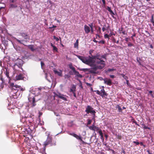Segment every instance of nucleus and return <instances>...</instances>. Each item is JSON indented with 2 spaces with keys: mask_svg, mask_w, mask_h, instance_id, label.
I'll use <instances>...</instances> for the list:
<instances>
[{
  "mask_svg": "<svg viewBox=\"0 0 154 154\" xmlns=\"http://www.w3.org/2000/svg\"><path fill=\"white\" fill-rule=\"evenodd\" d=\"M94 63L97 65H97V66L98 69H103L106 65L105 62L101 60V58L94 60Z\"/></svg>",
  "mask_w": 154,
  "mask_h": 154,
  "instance_id": "f03ea898",
  "label": "nucleus"
},
{
  "mask_svg": "<svg viewBox=\"0 0 154 154\" xmlns=\"http://www.w3.org/2000/svg\"><path fill=\"white\" fill-rule=\"evenodd\" d=\"M53 38L55 39L57 41H58L59 40V39L55 36H53Z\"/></svg>",
  "mask_w": 154,
  "mask_h": 154,
  "instance_id": "09e8293b",
  "label": "nucleus"
},
{
  "mask_svg": "<svg viewBox=\"0 0 154 154\" xmlns=\"http://www.w3.org/2000/svg\"><path fill=\"white\" fill-rule=\"evenodd\" d=\"M84 30L86 33L88 34L90 32V28L88 26H87L86 25H84Z\"/></svg>",
  "mask_w": 154,
  "mask_h": 154,
  "instance_id": "9b49d317",
  "label": "nucleus"
},
{
  "mask_svg": "<svg viewBox=\"0 0 154 154\" xmlns=\"http://www.w3.org/2000/svg\"><path fill=\"white\" fill-rule=\"evenodd\" d=\"M120 33H122L124 35H126L127 33L126 32L125 30H121Z\"/></svg>",
  "mask_w": 154,
  "mask_h": 154,
  "instance_id": "a19ab883",
  "label": "nucleus"
},
{
  "mask_svg": "<svg viewBox=\"0 0 154 154\" xmlns=\"http://www.w3.org/2000/svg\"><path fill=\"white\" fill-rule=\"evenodd\" d=\"M101 57V58L105 59L106 60V56L105 55H102Z\"/></svg>",
  "mask_w": 154,
  "mask_h": 154,
  "instance_id": "e2e57ef3",
  "label": "nucleus"
},
{
  "mask_svg": "<svg viewBox=\"0 0 154 154\" xmlns=\"http://www.w3.org/2000/svg\"><path fill=\"white\" fill-rule=\"evenodd\" d=\"M25 39L29 40L30 39V38L28 35L25 33H22L20 34Z\"/></svg>",
  "mask_w": 154,
  "mask_h": 154,
  "instance_id": "f8f14e48",
  "label": "nucleus"
},
{
  "mask_svg": "<svg viewBox=\"0 0 154 154\" xmlns=\"http://www.w3.org/2000/svg\"><path fill=\"white\" fill-rule=\"evenodd\" d=\"M89 128L91 130L94 131V132H95V130L94 129L93 125L92 126H89Z\"/></svg>",
  "mask_w": 154,
  "mask_h": 154,
  "instance_id": "2f4dec72",
  "label": "nucleus"
},
{
  "mask_svg": "<svg viewBox=\"0 0 154 154\" xmlns=\"http://www.w3.org/2000/svg\"><path fill=\"white\" fill-rule=\"evenodd\" d=\"M134 46V44L131 43L129 42L128 43V47H131Z\"/></svg>",
  "mask_w": 154,
  "mask_h": 154,
  "instance_id": "8fccbe9b",
  "label": "nucleus"
},
{
  "mask_svg": "<svg viewBox=\"0 0 154 154\" xmlns=\"http://www.w3.org/2000/svg\"><path fill=\"white\" fill-rule=\"evenodd\" d=\"M133 143L136 144L137 145H138L139 144H140V143L138 142L134 141Z\"/></svg>",
  "mask_w": 154,
  "mask_h": 154,
  "instance_id": "052dcab7",
  "label": "nucleus"
},
{
  "mask_svg": "<svg viewBox=\"0 0 154 154\" xmlns=\"http://www.w3.org/2000/svg\"><path fill=\"white\" fill-rule=\"evenodd\" d=\"M101 32V28L100 27H99L98 29L97 30V33L98 34H99Z\"/></svg>",
  "mask_w": 154,
  "mask_h": 154,
  "instance_id": "e433bc0d",
  "label": "nucleus"
},
{
  "mask_svg": "<svg viewBox=\"0 0 154 154\" xmlns=\"http://www.w3.org/2000/svg\"><path fill=\"white\" fill-rule=\"evenodd\" d=\"M121 75H122L123 78L125 79L126 80L128 79V78L127 76H126L125 75H124L123 74H121Z\"/></svg>",
  "mask_w": 154,
  "mask_h": 154,
  "instance_id": "c85d7f7f",
  "label": "nucleus"
},
{
  "mask_svg": "<svg viewBox=\"0 0 154 154\" xmlns=\"http://www.w3.org/2000/svg\"><path fill=\"white\" fill-rule=\"evenodd\" d=\"M115 70V69H108L107 71L108 72H111V71H113Z\"/></svg>",
  "mask_w": 154,
  "mask_h": 154,
  "instance_id": "5fc2aeb1",
  "label": "nucleus"
},
{
  "mask_svg": "<svg viewBox=\"0 0 154 154\" xmlns=\"http://www.w3.org/2000/svg\"><path fill=\"white\" fill-rule=\"evenodd\" d=\"M73 72H74V74L75 75H76L77 76L79 74V72H78L76 71V70L74 71Z\"/></svg>",
  "mask_w": 154,
  "mask_h": 154,
  "instance_id": "3c124183",
  "label": "nucleus"
},
{
  "mask_svg": "<svg viewBox=\"0 0 154 154\" xmlns=\"http://www.w3.org/2000/svg\"><path fill=\"white\" fill-rule=\"evenodd\" d=\"M102 79L104 81L105 84L109 86H110L112 85V82L111 79L106 78L104 79L102 78Z\"/></svg>",
  "mask_w": 154,
  "mask_h": 154,
  "instance_id": "39448f33",
  "label": "nucleus"
},
{
  "mask_svg": "<svg viewBox=\"0 0 154 154\" xmlns=\"http://www.w3.org/2000/svg\"><path fill=\"white\" fill-rule=\"evenodd\" d=\"M89 26L91 28H93V24L92 23L89 24Z\"/></svg>",
  "mask_w": 154,
  "mask_h": 154,
  "instance_id": "864d4df0",
  "label": "nucleus"
},
{
  "mask_svg": "<svg viewBox=\"0 0 154 154\" xmlns=\"http://www.w3.org/2000/svg\"><path fill=\"white\" fill-rule=\"evenodd\" d=\"M95 111L93 108L91 106L88 105L87 106L85 112L87 113H91L92 111Z\"/></svg>",
  "mask_w": 154,
  "mask_h": 154,
  "instance_id": "20e7f679",
  "label": "nucleus"
},
{
  "mask_svg": "<svg viewBox=\"0 0 154 154\" xmlns=\"http://www.w3.org/2000/svg\"><path fill=\"white\" fill-rule=\"evenodd\" d=\"M115 135L117 137V139L119 140H121L122 139V136L120 135H117L116 134Z\"/></svg>",
  "mask_w": 154,
  "mask_h": 154,
  "instance_id": "bb28decb",
  "label": "nucleus"
},
{
  "mask_svg": "<svg viewBox=\"0 0 154 154\" xmlns=\"http://www.w3.org/2000/svg\"><path fill=\"white\" fill-rule=\"evenodd\" d=\"M53 50L54 51H55L56 52L57 51L58 49L56 46H53Z\"/></svg>",
  "mask_w": 154,
  "mask_h": 154,
  "instance_id": "49530a36",
  "label": "nucleus"
},
{
  "mask_svg": "<svg viewBox=\"0 0 154 154\" xmlns=\"http://www.w3.org/2000/svg\"><path fill=\"white\" fill-rule=\"evenodd\" d=\"M106 9L109 12H110V13H111L112 12V11L111 10V8L109 7V6H107V7L106 8Z\"/></svg>",
  "mask_w": 154,
  "mask_h": 154,
  "instance_id": "393cba45",
  "label": "nucleus"
},
{
  "mask_svg": "<svg viewBox=\"0 0 154 154\" xmlns=\"http://www.w3.org/2000/svg\"><path fill=\"white\" fill-rule=\"evenodd\" d=\"M79 45V39H77L75 42L74 44V47L75 48H78Z\"/></svg>",
  "mask_w": 154,
  "mask_h": 154,
  "instance_id": "6ab92c4d",
  "label": "nucleus"
},
{
  "mask_svg": "<svg viewBox=\"0 0 154 154\" xmlns=\"http://www.w3.org/2000/svg\"><path fill=\"white\" fill-rule=\"evenodd\" d=\"M140 144L141 146H143L144 147H145V145L143 144V142H140Z\"/></svg>",
  "mask_w": 154,
  "mask_h": 154,
  "instance_id": "0e129e2a",
  "label": "nucleus"
},
{
  "mask_svg": "<svg viewBox=\"0 0 154 154\" xmlns=\"http://www.w3.org/2000/svg\"><path fill=\"white\" fill-rule=\"evenodd\" d=\"M88 122L87 125H89L91 123L92 121L90 119H88Z\"/></svg>",
  "mask_w": 154,
  "mask_h": 154,
  "instance_id": "de8ad7c7",
  "label": "nucleus"
},
{
  "mask_svg": "<svg viewBox=\"0 0 154 154\" xmlns=\"http://www.w3.org/2000/svg\"><path fill=\"white\" fill-rule=\"evenodd\" d=\"M75 89H76L75 86L74 85H73L72 87V88L70 89V92H72V93H73L74 92H75L76 91Z\"/></svg>",
  "mask_w": 154,
  "mask_h": 154,
  "instance_id": "a211bd4d",
  "label": "nucleus"
},
{
  "mask_svg": "<svg viewBox=\"0 0 154 154\" xmlns=\"http://www.w3.org/2000/svg\"><path fill=\"white\" fill-rule=\"evenodd\" d=\"M69 67L70 69H72V70L73 72L75 70V67L72 66V65L69 66Z\"/></svg>",
  "mask_w": 154,
  "mask_h": 154,
  "instance_id": "cd10ccee",
  "label": "nucleus"
},
{
  "mask_svg": "<svg viewBox=\"0 0 154 154\" xmlns=\"http://www.w3.org/2000/svg\"><path fill=\"white\" fill-rule=\"evenodd\" d=\"M143 129H148L149 130H151V129L150 128H149V127H148L145 125H144V127H143Z\"/></svg>",
  "mask_w": 154,
  "mask_h": 154,
  "instance_id": "ea45409f",
  "label": "nucleus"
},
{
  "mask_svg": "<svg viewBox=\"0 0 154 154\" xmlns=\"http://www.w3.org/2000/svg\"><path fill=\"white\" fill-rule=\"evenodd\" d=\"M28 48H29L32 51L35 50V49L34 48V46L32 45H27Z\"/></svg>",
  "mask_w": 154,
  "mask_h": 154,
  "instance_id": "4468645a",
  "label": "nucleus"
},
{
  "mask_svg": "<svg viewBox=\"0 0 154 154\" xmlns=\"http://www.w3.org/2000/svg\"><path fill=\"white\" fill-rule=\"evenodd\" d=\"M118 106V111L119 112H122V109L121 108V107L119 106V105H117Z\"/></svg>",
  "mask_w": 154,
  "mask_h": 154,
  "instance_id": "7c9ffc66",
  "label": "nucleus"
},
{
  "mask_svg": "<svg viewBox=\"0 0 154 154\" xmlns=\"http://www.w3.org/2000/svg\"><path fill=\"white\" fill-rule=\"evenodd\" d=\"M110 14L113 18H115V17L114 16V15H115V14L113 12V11L111 13H110Z\"/></svg>",
  "mask_w": 154,
  "mask_h": 154,
  "instance_id": "37998d69",
  "label": "nucleus"
},
{
  "mask_svg": "<svg viewBox=\"0 0 154 154\" xmlns=\"http://www.w3.org/2000/svg\"><path fill=\"white\" fill-rule=\"evenodd\" d=\"M97 69H99L97 66H95L94 67L89 69V72L92 74L96 73V71Z\"/></svg>",
  "mask_w": 154,
  "mask_h": 154,
  "instance_id": "423d86ee",
  "label": "nucleus"
},
{
  "mask_svg": "<svg viewBox=\"0 0 154 154\" xmlns=\"http://www.w3.org/2000/svg\"><path fill=\"white\" fill-rule=\"evenodd\" d=\"M107 29L106 28H105L104 26H103V27L102 28V30L103 31V32H104L105 31V30Z\"/></svg>",
  "mask_w": 154,
  "mask_h": 154,
  "instance_id": "774afa93",
  "label": "nucleus"
},
{
  "mask_svg": "<svg viewBox=\"0 0 154 154\" xmlns=\"http://www.w3.org/2000/svg\"><path fill=\"white\" fill-rule=\"evenodd\" d=\"M104 149L106 150H107V151H109V150H111L110 147L108 145L107 146H106V147L105 148H104Z\"/></svg>",
  "mask_w": 154,
  "mask_h": 154,
  "instance_id": "412c9836",
  "label": "nucleus"
},
{
  "mask_svg": "<svg viewBox=\"0 0 154 154\" xmlns=\"http://www.w3.org/2000/svg\"><path fill=\"white\" fill-rule=\"evenodd\" d=\"M69 134L75 137L77 139L80 140L81 141L83 142V141L82 140L81 136H79L74 133H70Z\"/></svg>",
  "mask_w": 154,
  "mask_h": 154,
  "instance_id": "6e6552de",
  "label": "nucleus"
},
{
  "mask_svg": "<svg viewBox=\"0 0 154 154\" xmlns=\"http://www.w3.org/2000/svg\"><path fill=\"white\" fill-rule=\"evenodd\" d=\"M15 66H17L19 68H21V69L23 70V69L22 68V64H21L20 63H16V64H15Z\"/></svg>",
  "mask_w": 154,
  "mask_h": 154,
  "instance_id": "aec40b11",
  "label": "nucleus"
},
{
  "mask_svg": "<svg viewBox=\"0 0 154 154\" xmlns=\"http://www.w3.org/2000/svg\"><path fill=\"white\" fill-rule=\"evenodd\" d=\"M11 91L14 92V93L15 94V95L17 93L18 90L17 88H16L14 87V88H11Z\"/></svg>",
  "mask_w": 154,
  "mask_h": 154,
  "instance_id": "2eb2a0df",
  "label": "nucleus"
},
{
  "mask_svg": "<svg viewBox=\"0 0 154 154\" xmlns=\"http://www.w3.org/2000/svg\"><path fill=\"white\" fill-rule=\"evenodd\" d=\"M32 99L31 98H29V102H30V99ZM32 106L31 107H33L35 106L36 105V104L35 103L36 102V101H35V97H33V98H32Z\"/></svg>",
  "mask_w": 154,
  "mask_h": 154,
  "instance_id": "9d476101",
  "label": "nucleus"
},
{
  "mask_svg": "<svg viewBox=\"0 0 154 154\" xmlns=\"http://www.w3.org/2000/svg\"><path fill=\"white\" fill-rule=\"evenodd\" d=\"M93 51H94L93 50H90V51H89V54L91 55V56H91V55H92V53L93 52Z\"/></svg>",
  "mask_w": 154,
  "mask_h": 154,
  "instance_id": "bf43d9fd",
  "label": "nucleus"
},
{
  "mask_svg": "<svg viewBox=\"0 0 154 154\" xmlns=\"http://www.w3.org/2000/svg\"><path fill=\"white\" fill-rule=\"evenodd\" d=\"M5 75L8 78L10 79V77L9 76V72L8 71H6Z\"/></svg>",
  "mask_w": 154,
  "mask_h": 154,
  "instance_id": "72a5a7b5",
  "label": "nucleus"
},
{
  "mask_svg": "<svg viewBox=\"0 0 154 154\" xmlns=\"http://www.w3.org/2000/svg\"><path fill=\"white\" fill-rule=\"evenodd\" d=\"M137 62H138L139 63V64L140 65H141V62L139 61V60H138V57H137Z\"/></svg>",
  "mask_w": 154,
  "mask_h": 154,
  "instance_id": "69168bd1",
  "label": "nucleus"
},
{
  "mask_svg": "<svg viewBox=\"0 0 154 154\" xmlns=\"http://www.w3.org/2000/svg\"><path fill=\"white\" fill-rule=\"evenodd\" d=\"M103 2V6L105 7L106 5V2L105 0H102Z\"/></svg>",
  "mask_w": 154,
  "mask_h": 154,
  "instance_id": "603ef678",
  "label": "nucleus"
},
{
  "mask_svg": "<svg viewBox=\"0 0 154 154\" xmlns=\"http://www.w3.org/2000/svg\"><path fill=\"white\" fill-rule=\"evenodd\" d=\"M77 76L79 77L80 78H81L82 77V75L80 74H79L78 75H77Z\"/></svg>",
  "mask_w": 154,
  "mask_h": 154,
  "instance_id": "338daca9",
  "label": "nucleus"
},
{
  "mask_svg": "<svg viewBox=\"0 0 154 154\" xmlns=\"http://www.w3.org/2000/svg\"><path fill=\"white\" fill-rule=\"evenodd\" d=\"M5 5L4 4L3 5V6L0 5V11H1V10L2 9L5 8Z\"/></svg>",
  "mask_w": 154,
  "mask_h": 154,
  "instance_id": "f704fd0d",
  "label": "nucleus"
},
{
  "mask_svg": "<svg viewBox=\"0 0 154 154\" xmlns=\"http://www.w3.org/2000/svg\"><path fill=\"white\" fill-rule=\"evenodd\" d=\"M55 73H57V75L60 76H62V74L61 72H58L57 71H55Z\"/></svg>",
  "mask_w": 154,
  "mask_h": 154,
  "instance_id": "5701e85b",
  "label": "nucleus"
},
{
  "mask_svg": "<svg viewBox=\"0 0 154 154\" xmlns=\"http://www.w3.org/2000/svg\"><path fill=\"white\" fill-rule=\"evenodd\" d=\"M105 41L104 40H103L98 42V43L99 44H104L105 43Z\"/></svg>",
  "mask_w": 154,
  "mask_h": 154,
  "instance_id": "4c0bfd02",
  "label": "nucleus"
},
{
  "mask_svg": "<svg viewBox=\"0 0 154 154\" xmlns=\"http://www.w3.org/2000/svg\"><path fill=\"white\" fill-rule=\"evenodd\" d=\"M98 133H99L100 136L103 135V134L101 130H100L99 131H98Z\"/></svg>",
  "mask_w": 154,
  "mask_h": 154,
  "instance_id": "58836bf2",
  "label": "nucleus"
},
{
  "mask_svg": "<svg viewBox=\"0 0 154 154\" xmlns=\"http://www.w3.org/2000/svg\"><path fill=\"white\" fill-rule=\"evenodd\" d=\"M106 9L109 12H110V13H111L112 12V11L111 10V8L109 7V6H107V7L106 8Z\"/></svg>",
  "mask_w": 154,
  "mask_h": 154,
  "instance_id": "a878e982",
  "label": "nucleus"
},
{
  "mask_svg": "<svg viewBox=\"0 0 154 154\" xmlns=\"http://www.w3.org/2000/svg\"><path fill=\"white\" fill-rule=\"evenodd\" d=\"M103 26H104L105 28H106L107 29L109 28V25L107 26L106 25H104Z\"/></svg>",
  "mask_w": 154,
  "mask_h": 154,
  "instance_id": "13d9d810",
  "label": "nucleus"
},
{
  "mask_svg": "<svg viewBox=\"0 0 154 154\" xmlns=\"http://www.w3.org/2000/svg\"><path fill=\"white\" fill-rule=\"evenodd\" d=\"M56 145V142L55 141L52 140V142L51 143V146H55Z\"/></svg>",
  "mask_w": 154,
  "mask_h": 154,
  "instance_id": "4be33fe9",
  "label": "nucleus"
},
{
  "mask_svg": "<svg viewBox=\"0 0 154 154\" xmlns=\"http://www.w3.org/2000/svg\"><path fill=\"white\" fill-rule=\"evenodd\" d=\"M95 92H96V93L100 96H102V93H101V92L99 91V90H97L95 91Z\"/></svg>",
  "mask_w": 154,
  "mask_h": 154,
  "instance_id": "c756f323",
  "label": "nucleus"
},
{
  "mask_svg": "<svg viewBox=\"0 0 154 154\" xmlns=\"http://www.w3.org/2000/svg\"><path fill=\"white\" fill-rule=\"evenodd\" d=\"M81 70L84 72L88 71L89 72V69H82Z\"/></svg>",
  "mask_w": 154,
  "mask_h": 154,
  "instance_id": "c9c22d12",
  "label": "nucleus"
},
{
  "mask_svg": "<svg viewBox=\"0 0 154 154\" xmlns=\"http://www.w3.org/2000/svg\"><path fill=\"white\" fill-rule=\"evenodd\" d=\"M20 86H18L17 85H14V84L11 83L10 85V88H14V87L16 88H19Z\"/></svg>",
  "mask_w": 154,
  "mask_h": 154,
  "instance_id": "f3484780",
  "label": "nucleus"
},
{
  "mask_svg": "<svg viewBox=\"0 0 154 154\" xmlns=\"http://www.w3.org/2000/svg\"><path fill=\"white\" fill-rule=\"evenodd\" d=\"M133 122L136 125H137L138 126H139V125L137 123V122H136L135 120L134 119L133 120Z\"/></svg>",
  "mask_w": 154,
  "mask_h": 154,
  "instance_id": "6e6d98bb",
  "label": "nucleus"
},
{
  "mask_svg": "<svg viewBox=\"0 0 154 154\" xmlns=\"http://www.w3.org/2000/svg\"><path fill=\"white\" fill-rule=\"evenodd\" d=\"M109 35H108L106 34H105L104 35V37L105 38H107L109 39Z\"/></svg>",
  "mask_w": 154,
  "mask_h": 154,
  "instance_id": "c03bdc74",
  "label": "nucleus"
},
{
  "mask_svg": "<svg viewBox=\"0 0 154 154\" xmlns=\"http://www.w3.org/2000/svg\"><path fill=\"white\" fill-rule=\"evenodd\" d=\"M136 36V34L134 33L133 35L131 37V38H132V40L134 41L135 40L134 38V37H135Z\"/></svg>",
  "mask_w": 154,
  "mask_h": 154,
  "instance_id": "a18cd8bd",
  "label": "nucleus"
},
{
  "mask_svg": "<svg viewBox=\"0 0 154 154\" xmlns=\"http://www.w3.org/2000/svg\"><path fill=\"white\" fill-rule=\"evenodd\" d=\"M16 0H10V3H14L16 2Z\"/></svg>",
  "mask_w": 154,
  "mask_h": 154,
  "instance_id": "680f3d73",
  "label": "nucleus"
},
{
  "mask_svg": "<svg viewBox=\"0 0 154 154\" xmlns=\"http://www.w3.org/2000/svg\"><path fill=\"white\" fill-rule=\"evenodd\" d=\"M24 78V77L23 76V75L21 74L16 75L15 77L16 80H23Z\"/></svg>",
  "mask_w": 154,
  "mask_h": 154,
  "instance_id": "1a4fd4ad",
  "label": "nucleus"
},
{
  "mask_svg": "<svg viewBox=\"0 0 154 154\" xmlns=\"http://www.w3.org/2000/svg\"><path fill=\"white\" fill-rule=\"evenodd\" d=\"M16 40L17 42H19V43L21 44H23V45H24V44H23L22 42H23L24 41L23 40H20L18 39H17V38H16Z\"/></svg>",
  "mask_w": 154,
  "mask_h": 154,
  "instance_id": "473e14b6",
  "label": "nucleus"
},
{
  "mask_svg": "<svg viewBox=\"0 0 154 154\" xmlns=\"http://www.w3.org/2000/svg\"><path fill=\"white\" fill-rule=\"evenodd\" d=\"M100 55L97 54L96 55L91 56H89L88 57H84L80 55H77V57L81 60L83 63L86 64L91 66L94 63V61L100 59Z\"/></svg>",
  "mask_w": 154,
  "mask_h": 154,
  "instance_id": "f257e3e1",
  "label": "nucleus"
},
{
  "mask_svg": "<svg viewBox=\"0 0 154 154\" xmlns=\"http://www.w3.org/2000/svg\"><path fill=\"white\" fill-rule=\"evenodd\" d=\"M154 16H153V15H152V17H151V19L150 20V21H151V22H152V23H154Z\"/></svg>",
  "mask_w": 154,
  "mask_h": 154,
  "instance_id": "79ce46f5",
  "label": "nucleus"
},
{
  "mask_svg": "<svg viewBox=\"0 0 154 154\" xmlns=\"http://www.w3.org/2000/svg\"><path fill=\"white\" fill-rule=\"evenodd\" d=\"M96 112H95V111H92V112L91 113V114H92V115H93V119H94L95 118V113H96Z\"/></svg>",
  "mask_w": 154,
  "mask_h": 154,
  "instance_id": "b1692460",
  "label": "nucleus"
},
{
  "mask_svg": "<svg viewBox=\"0 0 154 154\" xmlns=\"http://www.w3.org/2000/svg\"><path fill=\"white\" fill-rule=\"evenodd\" d=\"M101 93H102V96H101L102 97H104L105 96H107L108 94L106 92L104 89H102L100 91Z\"/></svg>",
  "mask_w": 154,
  "mask_h": 154,
  "instance_id": "ddd939ff",
  "label": "nucleus"
},
{
  "mask_svg": "<svg viewBox=\"0 0 154 154\" xmlns=\"http://www.w3.org/2000/svg\"><path fill=\"white\" fill-rule=\"evenodd\" d=\"M17 6L16 4H13L10 3V8H15L17 7Z\"/></svg>",
  "mask_w": 154,
  "mask_h": 154,
  "instance_id": "dca6fc26",
  "label": "nucleus"
},
{
  "mask_svg": "<svg viewBox=\"0 0 154 154\" xmlns=\"http://www.w3.org/2000/svg\"><path fill=\"white\" fill-rule=\"evenodd\" d=\"M52 142V137H51L48 136L47 137V138L46 140L44 142V147L43 148L44 151H45L46 147L47 145H48L49 144H51V143Z\"/></svg>",
  "mask_w": 154,
  "mask_h": 154,
  "instance_id": "7ed1b4c3",
  "label": "nucleus"
},
{
  "mask_svg": "<svg viewBox=\"0 0 154 154\" xmlns=\"http://www.w3.org/2000/svg\"><path fill=\"white\" fill-rule=\"evenodd\" d=\"M56 96L58 97V98L62 99L64 101H67V99L66 97H64V95L60 93L56 94Z\"/></svg>",
  "mask_w": 154,
  "mask_h": 154,
  "instance_id": "0eeeda50",
  "label": "nucleus"
},
{
  "mask_svg": "<svg viewBox=\"0 0 154 154\" xmlns=\"http://www.w3.org/2000/svg\"><path fill=\"white\" fill-rule=\"evenodd\" d=\"M56 27H57L56 26L53 25L52 27H49V29H52L53 28H55Z\"/></svg>",
  "mask_w": 154,
  "mask_h": 154,
  "instance_id": "4d7b16f0",
  "label": "nucleus"
}]
</instances>
